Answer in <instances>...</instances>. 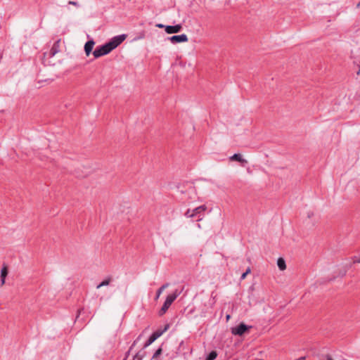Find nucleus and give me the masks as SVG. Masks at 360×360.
<instances>
[{
    "mask_svg": "<svg viewBox=\"0 0 360 360\" xmlns=\"http://www.w3.org/2000/svg\"><path fill=\"white\" fill-rule=\"evenodd\" d=\"M197 226H198V229H201V226H200V224H198Z\"/></svg>",
    "mask_w": 360,
    "mask_h": 360,
    "instance_id": "393cba45",
    "label": "nucleus"
},
{
    "mask_svg": "<svg viewBox=\"0 0 360 360\" xmlns=\"http://www.w3.org/2000/svg\"><path fill=\"white\" fill-rule=\"evenodd\" d=\"M169 327V326L168 324L166 325L165 326V328L162 331H164V333L166 332L168 330Z\"/></svg>",
    "mask_w": 360,
    "mask_h": 360,
    "instance_id": "412c9836",
    "label": "nucleus"
},
{
    "mask_svg": "<svg viewBox=\"0 0 360 360\" xmlns=\"http://www.w3.org/2000/svg\"><path fill=\"white\" fill-rule=\"evenodd\" d=\"M356 7H357V8H359V7H360V2L356 5Z\"/></svg>",
    "mask_w": 360,
    "mask_h": 360,
    "instance_id": "bb28decb",
    "label": "nucleus"
},
{
    "mask_svg": "<svg viewBox=\"0 0 360 360\" xmlns=\"http://www.w3.org/2000/svg\"><path fill=\"white\" fill-rule=\"evenodd\" d=\"M158 27H165V26L164 25H162V24L158 25Z\"/></svg>",
    "mask_w": 360,
    "mask_h": 360,
    "instance_id": "4be33fe9",
    "label": "nucleus"
},
{
    "mask_svg": "<svg viewBox=\"0 0 360 360\" xmlns=\"http://www.w3.org/2000/svg\"><path fill=\"white\" fill-rule=\"evenodd\" d=\"M58 52L56 46H51L49 51H46L44 53L46 60L51 59Z\"/></svg>",
    "mask_w": 360,
    "mask_h": 360,
    "instance_id": "9d476101",
    "label": "nucleus"
},
{
    "mask_svg": "<svg viewBox=\"0 0 360 360\" xmlns=\"http://www.w3.org/2000/svg\"><path fill=\"white\" fill-rule=\"evenodd\" d=\"M169 41L173 44L186 42L188 41V37L186 34H182L180 35H174L169 38Z\"/></svg>",
    "mask_w": 360,
    "mask_h": 360,
    "instance_id": "423d86ee",
    "label": "nucleus"
},
{
    "mask_svg": "<svg viewBox=\"0 0 360 360\" xmlns=\"http://www.w3.org/2000/svg\"><path fill=\"white\" fill-rule=\"evenodd\" d=\"M127 38V34H122L120 35L115 36L111 39V40L104 45H120Z\"/></svg>",
    "mask_w": 360,
    "mask_h": 360,
    "instance_id": "39448f33",
    "label": "nucleus"
},
{
    "mask_svg": "<svg viewBox=\"0 0 360 360\" xmlns=\"http://www.w3.org/2000/svg\"><path fill=\"white\" fill-rule=\"evenodd\" d=\"M207 210V207L205 205H200L193 210H187L184 213V216L187 218H193L198 217V220H200L203 216V213Z\"/></svg>",
    "mask_w": 360,
    "mask_h": 360,
    "instance_id": "f257e3e1",
    "label": "nucleus"
},
{
    "mask_svg": "<svg viewBox=\"0 0 360 360\" xmlns=\"http://www.w3.org/2000/svg\"><path fill=\"white\" fill-rule=\"evenodd\" d=\"M162 353V349L159 348L154 354L153 358H157Z\"/></svg>",
    "mask_w": 360,
    "mask_h": 360,
    "instance_id": "a211bd4d",
    "label": "nucleus"
},
{
    "mask_svg": "<svg viewBox=\"0 0 360 360\" xmlns=\"http://www.w3.org/2000/svg\"><path fill=\"white\" fill-rule=\"evenodd\" d=\"M94 44H95V41L93 39H90L84 44V45H94Z\"/></svg>",
    "mask_w": 360,
    "mask_h": 360,
    "instance_id": "6ab92c4d",
    "label": "nucleus"
},
{
    "mask_svg": "<svg viewBox=\"0 0 360 360\" xmlns=\"http://www.w3.org/2000/svg\"><path fill=\"white\" fill-rule=\"evenodd\" d=\"M112 281V278L110 277H108L105 279H104L101 283H100L97 286L96 288L99 289L101 287L107 286L108 285L110 282Z\"/></svg>",
    "mask_w": 360,
    "mask_h": 360,
    "instance_id": "ddd939ff",
    "label": "nucleus"
},
{
    "mask_svg": "<svg viewBox=\"0 0 360 360\" xmlns=\"http://www.w3.org/2000/svg\"><path fill=\"white\" fill-rule=\"evenodd\" d=\"M179 292H178L177 290H176L172 294L169 295L167 297L162 308L160 309V310L159 311L160 316H162L166 313L167 309L169 308V307L171 306L172 302L176 299V297L179 296Z\"/></svg>",
    "mask_w": 360,
    "mask_h": 360,
    "instance_id": "f03ea898",
    "label": "nucleus"
},
{
    "mask_svg": "<svg viewBox=\"0 0 360 360\" xmlns=\"http://www.w3.org/2000/svg\"><path fill=\"white\" fill-rule=\"evenodd\" d=\"M163 333H164V331H160V330L154 332L148 338L145 346L148 347L150 345H151L155 340H156L158 338H160Z\"/></svg>",
    "mask_w": 360,
    "mask_h": 360,
    "instance_id": "0eeeda50",
    "label": "nucleus"
},
{
    "mask_svg": "<svg viewBox=\"0 0 360 360\" xmlns=\"http://www.w3.org/2000/svg\"><path fill=\"white\" fill-rule=\"evenodd\" d=\"M8 270L6 265H4L3 267L1 269V282H0V287H2L5 284L6 278L8 275Z\"/></svg>",
    "mask_w": 360,
    "mask_h": 360,
    "instance_id": "1a4fd4ad",
    "label": "nucleus"
},
{
    "mask_svg": "<svg viewBox=\"0 0 360 360\" xmlns=\"http://www.w3.org/2000/svg\"><path fill=\"white\" fill-rule=\"evenodd\" d=\"M251 326H248L241 323L238 326L231 328V333L234 335H243Z\"/></svg>",
    "mask_w": 360,
    "mask_h": 360,
    "instance_id": "20e7f679",
    "label": "nucleus"
},
{
    "mask_svg": "<svg viewBox=\"0 0 360 360\" xmlns=\"http://www.w3.org/2000/svg\"><path fill=\"white\" fill-rule=\"evenodd\" d=\"M169 286L168 283L162 285L156 292L155 300H158L162 292Z\"/></svg>",
    "mask_w": 360,
    "mask_h": 360,
    "instance_id": "4468645a",
    "label": "nucleus"
},
{
    "mask_svg": "<svg viewBox=\"0 0 360 360\" xmlns=\"http://www.w3.org/2000/svg\"><path fill=\"white\" fill-rule=\"evenodd\" d=\"M117 46H100L93 51L94 58H99L112 51Z\"/></svg>",
    "mask_w": 360,
    "mask_h": 360,
    "instance_id": "7ed1b4c3",
    "label": "nucleus"
},
{
    "mask_svg": "<svg viewBox=\"0 0 360 360\" xmlns=\"http://www.w3.org/2000/svg\"><path fill=\"white\" fill-rule=\"evenodd\" d=\"M181 30V25H167L165 26V32L168 34L177 33Z\"/></svg>",
    "mask_w": 360,
    "mask_h": 360,
    "instance_id": "6e6552de",
    "label": "nucleus"
},
{
    "mask_svg": "<svg viewBox=\"0 0 360 360\" xmlns=\"http://www.w3.org/2000/svg\"><path fill=\"white\" fill-rule=\"evenodd\" d=\"M230 317H231V316H230V315H229V314H228V315H226V320H227V321H228V320H229Z\"/></svg>",
    "mask_w": 360,
    "mask_h": 360,
    "instance_id": "b1692460",
    "label": "nucleus"
},
{
    "mask_svg": "<svg viewBox=\"0 0 360 360\" xmlns=\"http://www.w3.org/2000/svg\"><path fill=\"white\" fill-rule=\"evenodd\" d=\"M356 262L360 263V258L359 259L356 260Z\"/></svg>",
    "mask_w": 360,
    "mask_h": 360,
    "instance_id": "a878e982",
    "label": "nucleus"
},
{
    "mask_svg": "<svg viewBox=\"0 0 360 360\" xmlns=\"http://www.w3.org/2000/svg\"><path fill=\"white\" fill-rule=\"evenodd\" d=\"M277 265H278V269L281 271H284V270L286 269L285 262L284 259L282 258V257H280V258L278 259V260H277Z\"/></svg>",
    "mask_w": 360,
    "mask_h": 360,
    "instance_id": "f8f14e48",
    "label": "nucleus"
},
{
    "mask_svg": "<svg viewBox=\"0 0 360 360\" xmlns=\"http://www.w3.org/2000/svg\"><path fill=\"white\" fill-rule=\"evenodd\" d=\"M251 271V269L250 268H248L247 270L245 271V272H244L242 275H241V277H240V279L241 280H244L247 275L249 274Z\"/></svg>",
    "mask_w": 360,
    "mask_h": 360,
    "instance_id": "f3484780",
    "label": "nucleus"
},
{
    "mask_svg": "<svg viewBox=\"0 0 360 360\" xmlns=\"http://www.w3.org/2000/svg\"><path fill=\"white\" fill-rule=\"evenodd\" d=\"M305 359V357L304 356H302V357H300V359H297V360H304Z\"/></svg>",
    "mask_w": 360,
    "mask_h": 360,
    "instance_id": "5701e85b",
    "label": "nucleus"
},
{
    "mask_svg": "<svg viewBox=\"0 0 360 360\" xmlns=\"http://www.w3.org/2000/svg\"><path fill=\"white\" fill-rule=\"evenodd\" d=\"M217 356V354L215 351L211 352L207 356L205 360H214Z\"/></svg>",
    "mask_w": 360,
    "mask_h": 360,
    "instance_id": "2eb2a0df",
    "label": "nucleus"
},
{
    "mask_svg": "<svg viewBox=\"0 0 360 360\" xmlns=\"http://www.w3.org/2000/svg\"><path fill=\"white\" fill-rule=\"evenodd\" d=\"M68 4L70 5H72V6H79V4L76 1H68Z\"/></svg>",
    "mask_w": 360,
    "mask_h": 360,
    "instance_id": "aec40b11",
    "label": "nucleus"
},
{
    "mask_svg": "<svg viewBox=\"0 0 360 360\" xmlns=\"http://www.w3.org/2000/svg\"><path fill=\"white\" fill-rule=\"evenodd\" d=\"M231 161H237L242 164H246L248 162L245 160L240 154H234L229 158Z\"/></svg>",
    "mask_w": 360,
    "mask_h": 360,
    "instance_id": "9b49d317",
    "label": "nucleus"
},
{
    "mask_svg": "<svg viewBox=\"0 0 360 360\" xmlns=\"http://www.w3.org/2000/svg\"><path fill=\"white\" fill-rule=\"evenodd\" d=\"M93 47L94 46H84V51L87 56H89L90 53L92 52Z\"/></svg>",
    "mask_w": 360,
    "mask_h": 360,
    "instance_id": "dca6fc26",
    "label": "nucleus"
}]
</instances>
